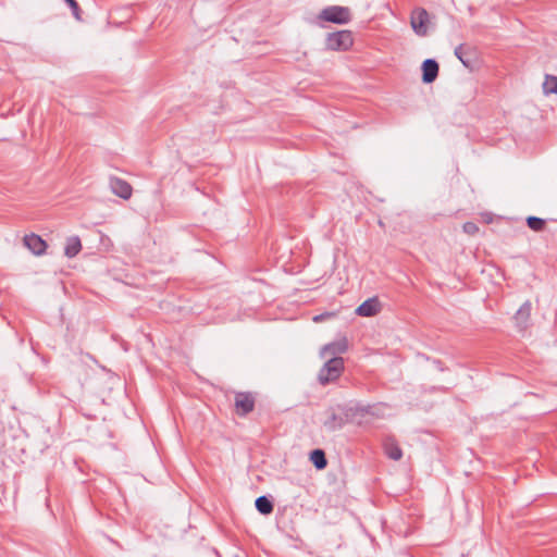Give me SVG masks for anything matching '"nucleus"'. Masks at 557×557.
I'll return each instance as SVG.
<instances>
[{
	"label": "nucleus",
	"instance_id": "obj_1",
	"mask_svg": "<svg viewBox=\"0 0 557 557\" xmlns=\"http://www.w3.org/2000/svg\"><path fill=\"white\" fill-rule=\"evenodd\" d=\"M344 371V359L342 357H331L320 369L318 381L325 386L336 381Z\"/></svg>",
	"mask_w": 557,
	"mask_h": 557
},
{
	"label": "nucleus",
	"instance_id": "obj_2",
	"mask_svg": "<svg viewBox=\"0 0 557 557\" xmlns=\"http://www.w3.org/2000/svg\"><path fill=\"white\" fill-rule=\"evenodd\" d=\"M354 45V37L350 30H337L329 33L325 47L332 51H347Z\"/></svg>",
	"mask_w": 557,
	"mask_h": 557
},
{
	"label": "nucleus",
	"instance_id": "obj_3",
	"mask_svg": "<svg viewBox=\"0 0 557 557\" xmlns=\"http://www.w3.org/2000/svg\"><path fill=\"white\" fill-rule=\"evenodd\" d=\"M320 17L326 22L345 25L351 21V12L347 7L331 5L322 10Z\"/></svg>",
	"mask_w": 557,
	"mask_h": 557
},
{
	"label": "nucleus",
	"instance_id": "obj_4",
	"mask_svg": "<svg viewBox=\"0 0 557 557\" xmlns=\"http://www.w3.org/2000/svg\"><path fill=\"white\" fill-rule=\"evenodd\" d=\"M428 22H429V13L423 8H417L412 11L410 17V24L413 32L418 36H425L428 34Z\"/></svg>",
	"mask_w": 557,
	"mask_h": 557
},
{
	"label": "nucleus",
	"instance_id": "obj_5",
	"mask_svg": "<svg viewBox=\"0 0 557 557\" xmlns=\"http://www.w3.org/2000/svg\"><path fill=\"white\" fill-rule=\"evenodd\" d=\"M235 407L239 416H247L255 409V398L249 392H238L235 395Z\"/></svg>",
	"mask_w": 557,
	"mask_h": 557
},
{
	"label": "nucleus",
	"instance_id": "obj_6",
	"mask_svg": "<svg viewBox=\"0 0 557 557\" xmlns=\"http://www.w3.org/2000/svg\"><path fill=\"white\" fill-rule=\"evenodd\" d=\"M532 304L530 300L524 301L513 315L515 324L521 332L525 331L530 325Z\"/></svg>",
	"mask_w": 557,
	"mask_h": 557
},
{
	"label": "nucleus",
	"instance_id": "obj_7",
	"mask_svg": "<svg viewBox=\"0 0 557 557\" xmlns=\"http://www.w3.org/2000/svg\"><path fill=\"white\" fill-rule=\"evenodd\" d=\"M381 311V302L377 297H371L360 304L355 312L359 317H374Z\"/></svg>",
	"mask_w": 557,
	"mask_h": 557
},
{
	"label": "nucleus",
	"instance_id": "obj_8",
	"mask_svg": "<svg viewBox=\"0 0 557 557\" xmlns=\"http://www.w3.org/2000/svg\"><path fill=\"white\" fill-rule=\"evenodd\" d=\"M348 350V341L345 336L337 341L324 345L321 349V356L325 357L330 355L332 357H341L339 355L345 354Z\"/></svg>",
	"mask_w": 557,
	"mask_h": 557
},
{
	"label": "nucleus",
	"instance_id": "obj_9",
	"mask_svg": "<svg viewBox=\"0 0 557 557\" xmlns=\"http://www.w3.org/2000/svg\"><path fill=\"white\" fill-rule=\"evenodd\" d=\"M421 71H422V82L424 84H431L438 76L440 65L435 59H425L422 62Z\"/></svg>",
	"mask_w": 557,
	"mask_h": 557
},
{
	"label": "nucleus",
	"instance_id": "obj_10",
	"mask_svg": "<svg viewBox=\"0 0 557 557\" xmlns=\"http://www.w3.org/2000/svg\"><path fill=\"white\" fill-rule=\"evenodd\" d=\"M24 245L36 256L45 253L47 243L37 234H29L24 236Z\"/></svg>",
	"mask_w": 557,
	"mask_h": 557
},
{
	"label": "nucleus",
	"instance_id": "obj_11",
	"mask_svg": "<svg viewBox=\"0 0 557 557\" xmlns=\"http://www.w3.org/2000/svg\"><path fill=\"white\" fill-rule=\"evenodd\" d=\"M110 187L114 195L120 198L127 200L132 197L133 188L132 186L124 180L114 177L110 181Z\"/></svg>",
	"mask_w": 557,
	"mask_h": 557
},
{
	"label": "nucleus",
	"instance_id": "obj_12",
	"mask_svg": "<svg viewBox=\"0 0 557 557\" xmlns=\"http://www.w3.org/2000/svg\"><path fill=\"white\" fill-rule=\"evenodd\" d=\"M326 419L323 421V426L329 432H335L346 424V419L342 416L336 413L333 409H329L326 411Z\"/></svg>",
	"mask_w": 557,
	"mask_h": 557
},
{
	"label": "nucleus",
	"instance_id": "obj_13",
	"mask_svg": "<svg viewBox=\"0 0 557 557\" xmlns=\"http://www.w3.org/2000/svg\"><path fill=\"white\" fill-rule=\"evenodd\" d=\"M385 455L392 460H399L403 457V450L394 437H386L383 442Z\"/></svg>",
	"mask_w": 557,
	"mask_h": 557
},
{
	"label": "nucleus",
	"instance_id": "obj_14",
	"mask_svg": "<svg viewBox=\"0 0 557 557\" xmlns=\"http://www.w3.org/2000/svg\"><path fill=\"white\" fill-rule=\"evenodd\" d=\"M255 506H256V509L258 510V512L263 516H268V515L272 513V511L274 509L273 500L271 499L270 496H265V495L257 497L255 500Z\"/></svg>",
	"mask_w": 557,
	"mask_h": 557
},
{
	"label": "nucleus",
	"instance_id": "obj_15",
	"mask_svg": "<svg viewBox=\"0 0 557 557\" xmlns=\"http://www.w3.org/2000/svg\"><path fill=\"white\" fill-rule=\"evenodd\" d=\"M82 250V243L78 236H71L66 239L64 255L67 258L76 257Z\"/></svg>",
	"mask_w": 557,
	"mask_h": 557
},
{
	"label": "nucleus",
	"instance_id": "obj_16",
	"mask_svg": "<svg viewBox=\"0 0 557 557\" xmlns=\"http://www.w3.org/2000/svg\"><path fill=\"white\" fill-rule=\"evenodd\" d=\"M310 461L317 470H323L327 466V459L323 449L317 448L310 453Z\"/></svg>",
	"mask_w": 557,
	"mask_h": 557
},
{
	"label": "nucleus",
	"instance_id": "obj_17",
	"mask_svg": "<svg viewBox=\"0 0 557 557\" xmlns=\"http://www.w3.org/2000/svg\"><path fill=\"white\" fill-rule=\"evenodd\" d=\"M544 94H557V76L546 75L543 83Z\"/></svg>",
	"mask_w": 557,
	"mask_h": 557
},
{
	"label": "nucleus",
	"instance_id": "obj_18",
	"mask_svg": "<svg viewBox=\"0 0 557 557\" xmlns=\"http://www.w3.org/2000/svg\"><path fill=\"white\" fill-rule=\"evenodd\" d=\"M527 225L534 232H541L545 227V220L539 216L530 215L527 218Z\"/></svg>",
	"mask_w": 557,
	"mask_h": 557
},
{
	"label": "nucleus",
	"instance_id": "obj_19",
	"mask_svg": "<svg viewBox=\"0 0 557 557\" xmlns=\"http://www.w3.org/2000/svg\"><path fill=\"white\" fill-rule=\"evenodd\" d=\"M455 55L466 67H470L471 60L466 55L463 45H459L455 48Z\"/></svg>",
	"mask_w": 557,
	"mask_h": 557
},
{
	"label": "nucleus",
	"instance_id": "obj_20",
	"mask_svg": "<svg viewBox=\"0 0 557 557\" xmlns=\"http://www.w3.org/2000/svg\"><path fill=\"white\" fill-rule=\"evenodd\" d=\"M64 1L71 8L73 16L76 20L81 21L82 20V17H81V8H79L77 1L76 0H64Z\"/></svg>",
	"mask_w": 557,
	"mask_h": 557
},
{
	"label": "nucleus",
	"instance_id": "obj_21",
	"mask_svg": "<svg viewBox=\"0 0 557 557\" xmlns=\"http://www.w3.org/2000/svg\"><path fill=\"white\" fill-rule=\"evenodd\" d=\"M462 230L466 234H469V235H474L479 232V227L474 222L463 223Z\"/></svg>",
	"mask_w": 557,
	"mask_h": 557
},
{
	"label": "nucleus",
	"instance_id": "obj_22",
	"mask_svg": "<svg viewBox=\"0 0 557 557\" xmlns=\"http://www.w3.org/2000/svg\"><path fill=\"white\" fill-rule=\"evenodd\" d=\"M334 315H335L334 312H324V313H321V314H318V315L313 317V321L314 322H321V321H324L325 319L332 318Z\"/></svg>",
	"mask_w": 557,
	"mask_h": 557
},
{
	"label": "nucleus",
	"instance_id": "obj_23",
	"mask_svg": "<svg viewBox=\"0 0 557 557\" xmlns=\"http://www.w3.org/2000/svg\"><path fill=\"white\" fill-rule=\"evenodd\" d=\"M432 363L441 372H444L447 370V368L444 367V363L440 359H433Z\"/></svg>",
	"mask_w": 557,
	"mask_h": 557
},
{
	"label": "nucleus",
	"instance_id": "obj_24",
	"mask_svg": "<svg viewBox=\"0 0 557 557\" xmlns=\"http://www.w3.org/2000/svg\"><path fill=\"white\" fill-rule=\"evenodd\" d=\"M435 391L446 392V391H447V388H446V387H443V386H438V387H436V386H432V387L430 388V392H435Z\"/></svg>",
	"mask_w": 557,
	"mask_h": 557
},
{
	"label": "nucleus",
	"instance_id": "obj_25",
	"mask_svg": "<svg viewBox=\"0 0 557 557\" xmlns=\"http://www.w3.org/2000/svg\"><path fill=\"white\" fill-rule=\"evenodd\" d=\"M461 557H465V555H462Z\"/></svg>",
	"mask_w": 557,
	"mask_h": 557
}]
</instances>
